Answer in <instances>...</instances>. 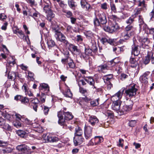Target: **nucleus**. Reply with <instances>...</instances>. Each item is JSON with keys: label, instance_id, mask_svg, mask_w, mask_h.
I'll list each match as a JSON object with an SVG mask.
<instances>
[{"label": "nucleus", "instance_id": "f257e3e1", "mask_svg": "<svg viewBox=\"0 0 154 154\" xmlns=\"http://www.w3.org/2000/svg\"><path fill=\"white\" fill-rule=\"evenodd\" d=\"M57 116L59 118L58 123L61 125H63L64 128L71 130V127L66 126L65 122L66 120H69L73 118V116L72 114L69 112H64V114L63 115L62 111H60L58 112Z\"/></svg>", "mask_w": 154, "mask_h": 154}, {"label": "nucleus", "instance_id": "f03ea898", "mask_svg": "<svg viewBox=\"0 0 154 154\" xmlns=\"http://www.w3.org/2000/svg\"><path fill=\"white\" fill-rule=\"evenodd\" d=\"M51 28L53 32L55 33V36L57 40L62 42L66 37L61 32L59 29V27L57 25H52Z\"/></svg>", "mask_w": 154, "mask_h": 154}, {"label": "nucleus", "instance_id": "7ed1b4c3", "mask_svg": "<svg viewBox=\"0 0 154 154\" xmlns=\"http://www.w3.org/2000/svg\"><path fill=\"white\" fill-rule=\"evenodd\" d=\"M103 29L105 31L112 33L119 30L120 27L118 24L116 22H109V26H104Z\"/></svg>", "mask_w": 154, "mask_h": 154}, {"label": "nucleus", "instance_id": "20e7f679", "mask_svg": "<svg viewBox=\"0 0 154 154\" xmlns=\"http://www.w3.org/2000/svg\"><path fill=\"white\" fill-rule=\"evenodd\" d=\"M129 104L128 103L127 105H125L122 108L120 109L118 113L120 115L126 114L128 111L131 110L132 108L133 105V102L131 100L129 101Z\"/></svg>", "mask_w": 154, "mask_h": 154}, {"label": "nucleus", "instance_id": "39448f33", "mask_svg": "<svg viewBox=\"0 0 154 154\" xmlns=\"http://www.w3.org/2000/svg\"><path fill=\"white\" fill-rule=\"evenodd\" d=\"M62 63L66 66V69H68L69 68L74 69L75 65L72 59L69 57L62 59L61 60Z\"/></svg>", "mask_w": 154, "mask_h": 154}, {"label": "nucleus", "instance_id": "423d86ee", "mask_svg": "<svg viewBox=\"0 0 154 154\" xmlns=\"http://www.w3.org/2000/svg\"><path fill=\"white\" fill-rule=\"evenodd\" d=\"M85 80L91 86L94 92L98 91V88L96 85L95 82L92 77L91 76L85 77Z\"/></svg>", "mask_w": 154, "mask_h": 154}, {"label": "nucleus", "instance_id": "0eeeda50", "mask_svg": "<svg viewBox=\"0 0 154 154\" xmlns=\"http://www.w3.org/2000/svg\"><path fill=\"white\" fill-rule=\"evenodd\" d=\"M137 90V89L135 88V85H134L129 88L128 89L126 90L125 93L127 96H128L129 97H132L136 95Z\"/></svg>", "mask_w": 154, "mask_h": 154}, {"label": "nucleus", "instance_id": "6e6552de", "mask_svg": "<svg viewBox=\"0 0 154 154\" xmlns=\"http://www.w3.org/2000/svg\"><path fill=\"white\" fill-rule=\"evenodd\" d=\"M92 128L90 126H85L84 135L86 140H88L91 138L92 135Z\"/></svg>", "mask_w": 154, "mask_h": 154}, {"label": "nucleus", "instance_id": "1a4fd4ad", "mask_svg": "<svg viewBox=\"0 0 154 154\" xmlns=\"http://www.w3.org/2000/svg\"><path fill=\"white\" fill-rule=\"evenodd\" d=\"M43 138L46 142L54 143L57 141L59 140L58 138L55 137H52L50 135L46 136L44 134Z\"/></svg>", "mask_w": 154, "mask_h": 154}, {"label": "nucleus", "instance_id": "9d476101", "mask_svg": "<svg viewBox=\"0 0 154 154\" xmlns=\"http://www.w3.org/2000/svg\"><path fill=\"white\" fill-rule=\"evenodd\" d=\"M97 17H98L101 24H105L107 23V19L104 13H99L97 14Z\"/></svg>", "mask_w": 154, "mask_h": 154}, {"label": "nucleus", "instance_id": "9b49d317", "mask_svg": "<svg viewBox=\"0 0 154 154\" xmlns=\"http://www.w3.org/2000/svg\"><path fill=\"white\" fill-rule=\"evenodd\" d=\"M29 16L33 17L35 20L40 17V13L35 9H32L29 11Z\"/></svg>", "mask_w": 154, "mask_h": 154}, {"label": "nucleus", "instance_id": "f8f14e48", "mask_svg": "<svg viewBox=\"0 0 154 154\" xmlns=\"http://www.w3.org/2000/svg\"><path fill=\"white\" fill-rule=\"evenodd\" d=\"M123 91H119L115 94L113 95L111 97V100L113 102L117 101L118 100H120L123 93Z\"/></svg>", "mask_w": 154, "mask_h": 154}, {"label": "nucleus", "instance_id": "ddd939ff", "mask_svg": "<svg viewBox=\"0 0 154 154\" xmlns=\"http://www.w3.org/2000/svg\"><path fill=\"white\" fill-rule=\"evenodd\" d=\"M139 41L142 43V48H149L148 45L150 41L147 38H140Z\"/></svg>", "mask_w": 154, "mask_h": 154}, {"label": "nucleus", "instance_id": "4468645a", "mask_svg": "<svg viewBox=\"0 0 154 154\" xmlns=\"http://www.w3.org/2000/svg\"><path fill=\"white\" fill-rule=\"evenodd\" d=\"M43 5L44 6V10L45 12L51 10V3L49 0H44Z\"/></svg>", "mask_w": 154, "mask_h": 154}, {"label": "nucleus", "instance_id": "2eb2a0df", "mask_svg": "<svg viewBox=\"0 0 154 154\" xmlns=\"http://www.w3.org/2000/svg\"><path fill=\"white\" fill-rule=\"evenodd\" d=\"M88 122L92 126H94L99 122V120L95 116H90Z\"/></svg>", "mask_w": 154, "mask_h": 154}, {"label": "nucleus", "instance_id": "dca6fc26", "mask_svg": "<svg viewBox=\"0 0 154 154\" xmlns=\"http://www.w3.org/2000/svg\"><path fill=\"white\" fill-rule=\"evenodd\" d=\"M150 73L149 72H146L142 75L141 76L140 78V82L143 83H147L148 82V75Z\"/></svg>", "mask_w": 154, "mask_h": 154}, {"label": "nucleus", "instance_id": "f3484780", "mask_svg": "<svg viewBox=\"0 0 154 154\" xmlns=\"http://www.w3.org/2000/svg\"><path fill=\"white\" fill-rule=\"evenodd\" d=\"M84 138L82 136H75L74 139V144L75 146L81 144L84 141Z\"/></svg>", "mask_w": 154, "mask_h": 154}, {"label": "nucleus", "instance_id": "a211bd4d", "mask_svg": "<svg viewBox=\"0 0 154 154\" xmlns=\"http://www.w3.org/2000/svg\"><path fill=\"white\" fill-rule=\"evenodd\" d=\"M122 101L121 100H118L117 101L113 102L112 107V109L116 111L117 112L119 111L120 109V106L121 105Z\"/></svg>", "mask_w": 154, "mask_h": 154}, {"label": "nucleus", "instance_id": "6ab92c4d", "mask_svg": "<svg viewBox=\"0 0 154 154\" xmlns=\"http://www.w3.org/2000/svg\"><path fill=\"white\" fill-rule=\"evenodd\" d=\"M16 148L17 150L21 152V154H26L28 152L27 146L25 145H18Z\"/></svg>", "mask_w": 154, "mask_h": 154}, {"label": "nucleus", "instance_id": "aec40b11", "mask_svg": "<svg viewBox=\"0 0 154 154\" xmlns=\"http://www.w3.org/2000/svg\"><path fill=\"white\" fill-rule=\"evenodd\" d=\"M92 51L90 48H85V52L81 53V57L85 58L87 57L88 56H91L92 54Z\"/></svg>", "mask_w": 154, "mask_h": 154}, {"label": "nucleus", "instance_id": "412c9836", "mask_svg": "<svg viewBox=\"0 0 154 154\" xmlns=\"http://www.w3.org/2000/svg\"><path fill=\"white\" fill-rule=\"evenodd\" d=\"M69 49L76 55H79L81 52L80 50L78 48V47L72 44L70 45Z\"/></svg>", "mask_w": 154, "mask_h": 154}, {"label": "nucleus", "instance_id": "4be33fe9", "mask_svg": "<svg viewBox=\"0 0 154 154\" xmlns=\"http://www.w3.org/2000/svg\"><path fill=\"white\" fill-rule=\"evenodd\" d=\"M108 68L110 67L113 70H117L118 63L114 61V60H112L108 62Z\"/></svg>", "mask_w": 154, "mask_h": 154}, {"label": "nucleus", "instance_id": "5701e85b", "mask_svg": "<svg viewBox=\"0 0 154 154\" xmlns=\"http://www.w3.org/2000/svg\"><path fill=\"white\" fill-rule=\"evenodd\" d=\"M138 46L134 44L132 45L131 54L135 56H137L140 53V51L138 49Z\"/></svg>", "mask_w": 154, "mask_h": 154}, {"label": "nucleus", "instance_id": "b1692460", "mask_svg": "<svg viewBox=\"0 0 154 154\" xmlns=\"http://www.w3.org/2000/svg\"><path fill=\"white\" fill-rule=\"evenodd\" d=\"M32 106L33 107V109L35 111H37V107L38 106L39 101L37 98H34L32 99L31 101Z\"/></svg>", "mask_w": 154, "mask_h": 154}, {"label": "nucleus", "instance_id": "393cba45", "mask_svg": "<svg viewBox=\"0 0 154 154\" xmlns=\"http://www.w3.org/2000/svg\"><path fill=\"white\" fill-rule=\"evenodd\" d=\"M153 53L152 52H148L147 55L144 59L143 63L145 65L148 64L150 61V58L152 57Z\"/></svg>", "mask_w": 154, "mask_h": 154}, {"label": "nucleus", "instance_id": "a878e982", "mask_svg": "<svg viewBox=\"0 0 154 154\" xmlns=\"http://www.w3.org/2000/svg\"><path fill=\"white\" fill-rule=\"evenodd\" d=\"M141 8H136L134 10V14L132 15L135 16V17L136 18L137 16L140 14L141 11L145 12L147 10V7H146V9L145 10H143V6H141Z\"/></svg>", "mask_w": 154, "mask_h": 154}, {"label": "nucleus", "instance_id": "bb28decb", "mask_svg": "<svg viewBox=\"0 0 154 154\" xmlns=\"http://www.w3.org/2000/svg\"><path fill=\"white\" fill-rule=\"evenodd\" d=\"M39 89L40 90H44L45 93H47L49 91V87L47 84L42 83L40 84Z\"/></svg>", "mask_w": 154, "mask_h": 154}, {"label": "nucleus", "instance_id": "cd10ccee", "mask_svg": "<svg viewBox=\"0 0 154 154\" xmlns=\"http://www.w3.org/2000/svg\"><path fill=\"white\" fill-rule=\"evenodd\" d=\"M64 95L66 97L72 98V94L71 92L70 89L67 87L65 91L62 92Z\"/></svg>", "mask_w": 154, "mask_h": 154}, {"label": "nucleus", "instance_id": "c85d7f7f", "mask_svg": "<svg viewBox=\"0 0 154 154\" xmlns=\"http://www.w3.org/2000/svg\"><path fill=\"white\" fill-rule=\"evenodd\" d=\"M132 32L124 30L121 33L122 36L126 40L128 39L132 35Z\"/></svg>", "mask_w": 154, "mask_h": 154}, {"label": "nucleus", "instance_id": "c756f323", "mask_svg": "<svg viewBox=\"0 0 154 154\" xmlns=\"http://www.w3.org/2000/svg\"><path fill=\"white\" fill-rule=\"evenodd\" d=\"M80 3L82 8L84 9L85 8L86 10L88 11L90 8V5L88 4L87 2L85 0H81Z\"/></svg>", "mask_w": 154, "mask_h": 154}, {"label": "nucleus", "instance_id": "7c9ffc66", "mask_svg": "<svg viewBox=\"0 0 154 154\" xmlns=\"http://www.w3.org/2000/svg\"><path fill=\"white\" fill-rule=\"evenodd\" d=\"M136 2L138 3V5L139 6H143V10L146 9V7H147V5L145 4L144 0H135Z\"/></svg>", "mask_w": 154, "mask_h": 154}, {"label": "nucleus", "instance_id": "2f4dec72", "mask_svg": "<svg viewBox=\"0 0 154 154\" xmlns=\"http://www.w3.org/2000/svg\"><path fill=\"white\" fill-rule=\"evenodd\" d=\"M94 140V142L95 145H97L100 144L101 142L103 141V138L101 137L97 136H95Z\"/></svg>", "mask_w": 154, "mask_h": 154}, {"label": "nucleus", "instance_id": "473e14b6", "mask_svg": "<svg viewBox=\"0 0 154 154\" xmlns=\"http://www.w3.org/2000/svg\"><path fill=\"white\" fill-rule=\"evenodd\" d=\"M45 13L47 14V19L50 22L51 21L52 18L54 17V14L53 13L51 10L48 11L47 12H45Z\"/></svg>", "mask_w": 154, "mask_h": 154}, {"label": "nucleus", "instance_id": "72a5a7b5", "mask_svg": "<svg viewBox=\"0 0 154 154\" xmlns=\"http://www.w3.org/2000/svg\"><path fill=\"white\" fill-rule=\"evenodd\" d=\"M68 3L69 7L73 10H75L77 6L76 3L73 0H68Z\"/></svg>", "mask_w": 154, "mask_h": 154}, {"label": "nucleus", "instance_id": "f704fd0d", "mask_svg": "<svg viewBox=\"0 0 154 154\" xmlns=\"http://www.w3.org/2000/svg\"><path fill=\"white\" fill-rule=\"evenodd\" d=\"M108 67L107 65L104 64L97 66L98 70L99 72H104V71L108 69Z\"/></svg>", "mask_w": 154, "mask_h": 154}, {"label": "nucleus", "instance_id": "c9c22d12", "mask_svg": "<svg viewBox=\"0 0 154 154\" xmlns=\"http://www.w3.org/2000/svg\"><path fill=\"white\" fill-rule=\"evenodd\" d=\"M89 47L91 49L92 52L95 53L97 51V48L96 46V44L94 42H92L89 45Z\"/></svg>", "mask_w": 154, "mask_h": 154}, {"label": "nucleus", "instance_id": "e433bc0d", "mask_svg": "<svg viewBox=\"0 0 154 154\" xmlns=\"http://www.w3.org/2000/svg\"><path fill=\"white\" fill-rule=\"evenodd\" d=\"M83 131L82 128L79 127H77L75 129V136H82Z\"/></svg>", "mask_w": 154, "mask_h": 154}, {"label": "nucleus", "instance_id": "4c0bfd02", "mask_svg": "<svg viewBox=\"0 0 154 154\" xmlns=\"http://www.w3.org/2000/svg\"><path fill=\"white\" fill-rule=\"evenodd\" d=\"M17 74V73L14 72H10L8 73V78L9 79L11 80H14Z\"/></svg>", "mask_w": 154, "mask_h": 154}, {"label": "nucleus", "instance_id": "58836bf2", "mask_svg": "<svg viewBox=\"0 0 154 154\" xmlns=\"http://www.w3.org/2000/svg\"><path fill=\"white\" fill-rule=\"evenodd\" d=\"M131 66L132 68L136 67L138 65V63L134 58H131L129 61Z\"/></svg>", "mask_w": 154, "mask_h": 154}, {"label": "nucleus", "instance_id": "ea45409f", "mask_svg": "<svg viewBox=\"0 0 154 154\" xmlns=\"http://www.w3.org/2000/svg\"><path fill=\"white\" fill-rule=\"evenodd\" d=\"M135 16L132 15L126 21V23L127 24H131L135 21Z\"/></svg>", "mask_w": 154, "mask_h": 154}, {"label": "nucleus", "instance_id": "a19ab883", "mask_svg": "<svg viewBox=\"0 0 154 154\" xmlns=\"http://www.w3.org/2000/svg\"><path fill=\"white\" fill-rule=\"evenodd\" d=\"M112 78V74L107 75L104 77L103 79L104 82L106 83H108L109 81H110L111 79Z\"/></svg>", "mask_w": 154, "mask_h": 154}, {"label": "nucleus", "instance_id": "79ce46f5", "mask_svg": "<svg viewBox=\"0 0 154 154\" xmlns=\"http://www.w3.org/2000/svg\"><path fill=\"white\" fill-rule=\"evenodd\" d=\"M99 98L91 101L90 102L91 105L92 106H97L99 104Z\"/></svg>", "mask_w": 154, "mask_h": 154}, {"label": "nucleus", "instance_id": "37998d69", "mask_svg": "<svg viewBox=\"0 0 154 154\" xmlns=\"http://www.w3.org/2000/svg\"><path fill=\"white\" fill-rule=\"evenodd\" d=\"M16 133L18 136L23 138L24 137L26 134L25 131L21 130L17 131Z\"/></svg>", "mask_w": 154, "mask_h": 154}, {"label": "nucleus", "instance_id": "c03bdc74", "mask_svg": "<svg viewBox=\"0 0 154 154\" xmlns=\"http://www.w3.org/2000/svg\"><path fill=\"white\" fill-rule=\"evenodd\" d=\"M28 78L31 81H33L34 79V74L29 71H28Z\"/></svg>", "mask_w": 154, "mask_h": 154}, {"label": "nucleus", "instance_id": "a18cd8bd", "mask_svg": "<svg viewBox=\"0 0 154 154\" xmlns=\"http://www.w3.org/2000/svg\"><path fill=\"white\" fill-rule=\"evenodd\" d=\"M47 44L49 47H53L55 45V43L51 39H49L48 41Z\"/></svg>", "mask_w": 154, "mask_h": 154}, {"label": "nucleus", "instance_id": "49530a36", "mask_svg": "<svg viewBox=\"0 0 154 154\" xmlns=\"http://www.w3.org/2000/svg\"><path fill=\"white\" fill-rule=\"evenodd\" d=\"M94 23L95 26H98L100 24V21L98 17H96L94 19Z\"/></svg>", "mask_w": 154, "mask_h": 154}, {"label": "nucleus", "instance_id": "de8ad7c7", "mask_svg": "<svg viewBox=\"0 0 154 154\" xmlns=\"http://www.w3.org/2000/svg\"><path fill=\"white\" fill-rule=\"evenodd\" d=\"M133 28V26L131 24H129L125 28V30L128 32H131L130 31Z\"/></svg>", "mask_w": 154, "mask_h": 154}, {"label": "nucleus", "instance_id": "09e8293b", "mask_svg": "<svg viewBox=\"0 0 154 154\" xmlns=\"http://www.w3.org/2000/svg\"><path fill=\"white\" fill-rule=\"evenodd\" d=\"M62 42L65 45L67 48H68V49L69 48L70 45L72 44L69 43L68 41H67L66 39H65Z\"/></svg>", "mask_w": 154, "mask_h": 154}, {"label": "nucleus", "instance_id": "8fccbe9b", "mask_svg": "<svg viewBox=\"0 0 154 154\" xmlns=\"http://www.w3.org/2000/svg\"><path fill=\"white\" fill-rule=\"evenodd\" d=\"M21 101L22 103L26 104L27 103L29 102V99L28 98L22 97Z\"/></svg>", "mask_w": 154, "mask_h": 154}, {"label": "nucleus", "instance_id": "3c124183", "mask_svg": "<svg viewBox=\"0 0 154 154\" xmlns=\"http://www.w3.org/2000/svg\"><path fill=\"white\" fill-rule=\"evenodd\" d=\"M137 122L135 120H131L129 121L128 125L131 127H134L136 125Z\"/></svg>", "mask_w": 154, "mask_h": 154}, {"label": "nucleus", "instance_id": "603ef678", "mask_svg": "<svg viewBox=\"0 0 154 154\" xmlns=\"http://www.w3.org/2000/svg\"><path fill=\"white\" fill-rule=\"evenodd\" d=\"M86 35L88 39L92 38L94 37L93 33L91 31H88Z\"/></svg>", "mask_w": 154, "mask_h": 154}, {"label": "nucleus", "instance_id": "864d4df0", "mask_svg": "<svg viewBox=\"0 0 154 154\" xmlns=\"http://www.w3.org/2000/svg\"><path fill=\"white\" fill-rule=\"evenodd\" d=\"M43 109L44 114L47 115L48 113L49 108L46 106H44Z\"/></svg>", "mask_w": 154, "mask_h": 154}, {"label": "nucleus", "instance_id": "5fc2aeb1", "mask_svg": "<svg viewBox=\"0 0 154 154\" xmlns=\"http://www.w3.org/2000/svg\"><path fill=\"white\" fill-rule=\"evenodd\" d=\"M110 7L112 11H113L114 13L116 12V6L113 3H111L110 4Z\"/></svg>", "mask_w": 154, "mask_h": 154}, {"label": "nucleus", "instance_id": "6e6d98bb", "mask_svg": "<svg viewBox=\"0 0 154 154\" xmlns=\"http://www.w3.org/2000/svg\"><path fill=\"white\" fill-rule=\"evenodd\" d=\"M22 88L23 90L24 91L25 93L29 89L28 85L26 83H24L22 87Z\"/></svg>", "mask_w": 154, "mask_h": 154}, {"label": "nucleus", "instance_id": "4d7b16f0", "mask_svg": "<svg viewBox=\"0 0 154 154\" xmlns=\"http://www.w3.org/2000/svg\"><path fill=\"white\" fill-rule=\"evenodd\" d=\"M19 35V36L21 38L23 39L25 36V35L23 32L21 30H19L17 31V34Z\"/></svg>", "mask_w": 154, "mask_h": 154}, {"label": "nucleus", "instance_id": "13d9d810", "mask_svg": "<svg viewBox=\"0 0 154 154\" xmlns=\"http://www.w3.org/2000/svg\"><path fill=\"white\" fill-rule=\"evenodd\" d=\"M15 116L17 119L21 120L22 121H24L23 120L24 116H21L19 114H16Z\"/></svg>", "mask_w": 154, "mask_h": 154}, {"label": "nucleus", "instance_id": "bf43d9fd", "mask_svg": "<svg viewBox=\"0 0 154 154\" xmlns=\"http://www.w3.org/2000/svg\"><path fill=\"white\" fill-rule=\"evenodd\" d=\"M64 12L66 14V16L68 18H70L72 15V13L70 11H64Z\"/></svg>", "mask_w": 154, "mask_h": 154}, {"label": "nucleus", "instance_id": "052dcab7", "mask_svg": "<svg viewBox=\"0 0 154 154\" xmlns=\"http://www.w3.org/2000/svg\"><path fill=\"white\" fill-rule=\"evenodd\" d=\"M138 21L140 23L139 25H140L143 24L144 23L143 19L141 15H139V16Z\"/></svg>", "mask_w": 154, "mask_h": 154}, {"label": "nucleus", "instance_id": "680f3d73", "mask_svg": "<svg viewBox=\"0 0 154 154\" xmlns=\"http://www.w3.org/2000/svg\"><path fill=\"white\" fill-rule=\"evenodd\" d=\"M101 8L103 9L106 10L107 9V4L105 2L101 4Z\"/></svg>", "mask_w": 154, "mask_h": 154}, {"label": "nucleus", "instance_id": "e2e57ef3", "mask_svg": "<svg viewBox=\"0 0 154 154\" xmlns=\"http://www.w3.org/2000/svg\"><path fill=\"white\" fill-rule=\"evenodd\" d=\"M19 66L22 69L25 71L27 70L28 67V66H26L25 65L23 64H20L19 65Z\"/></svg>", "mask_w": 154, "mask_h": 154}, {"label": "nucleus", "instance_id": "0e129e2a", "mask_svg": "<svg viewBox=\"0 0 154 154\" xmlns=\"http://www.w3.org/2000/svg\"><path fill=\"white\" fill-rule=\"evenodd\" d=\"M6 18V15L5 14L3 13L0 14V20L4 21Z\"/></svg>", "mask_w": 154, "mask_h": 154}, {"label": "nucleus", "instance_id": "69168bd1", "mask_svg": "<svg viewBox=\"0 0 154 154\" xmlns=\"http://www.w3.org/2000/svg\"><path fill=\"white\" fill-rule=\"evenodd\" d=\"M128 76V75L122 73L121 75V79L122 80H124L125 79L127 78Z\"/></svg>", "mask_w": 154, "mask_h": 154}, {"label": "nucleus", "instance_id": "338daca9", "mask_svg": "<svg viewBox=\"0 0 154 154\" xmlns=\"http://www.w3.org/2000/svg\"><path fill=\"white\" fill-rule=\"evenodd\" d=\"M3 128L7 130L10 131L11 129V127L8 124H6L4 126Z\"/></svg>", "mask_w": 154, "mask_h": 154}, {"label": "nucleus", "instance_id": "774afa93", "mask_svg": "<svg viewBox=\"0 0 154 154\" xmlns=\"http://www.w3.org/2000/svg\"><path fill=\"white\" fill-rule=\"evenodd\" d=\"M76 41L79 42H82L83 41V38L82 36L78 35L77 36Z\"/></svg>", "mask_w": 154, "mask_h": 154}]
</instances>
